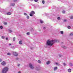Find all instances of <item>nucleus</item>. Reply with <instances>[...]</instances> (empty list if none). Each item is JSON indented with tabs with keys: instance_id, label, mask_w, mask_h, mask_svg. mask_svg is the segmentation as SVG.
<instances>
[{
	"instance_id": "7c9ffc66",
	"label": "nucleus",
	"mask_w": 73,
	"mask_h": 73,
	"mask_svg": "<svg viewBox=\"0 0 73 73\" xmlns=\"http://www.w3.org/2000/svg\"><path fill=\"white\" fill-rule=\"evenodd\" d=\"M12 32V30H9V32L11 33V32Z\"/></svg>"
},
{
	"instance_id": "c85d7f7f",
	"label": "nucleus",
	"mask_w": 73,
	"mask_h": 73,
	"mask_svg": "<svg viewBox=\"0 0 73 73\" xmlns=\"http://www.w3.org/2000/svg\"><path fill=\"white\" fill-rule=\"evenodd\" d=\"M38 0H35V2H37Z\"/></svg>"
},
{
	"instance_id": "412c9836",
	"label": "nucleus",
	"mask_w": 73,
	"mask_h": 73,
	"mask_svg": "<svg viewBox=\"0 0 73 73\" xmlns=\"http://www.w3.org/2000/svg\"><path fill=\"white\" fill-rule=\"evenodd\" d=\"M11 6H15V4L13 3L11 4Z\"/></svg>"
},
{
	"instance_id": "f3484780",
	"label": "nucleus",
	"mask_w": 73,
	"mask_h": 73,
	"mask_svg": "<svg viewBox=\"0 0 73 73\" xmlns=\"http://www.w3.org/2000/svg\"><path fill=\"white\" fill-rule=\"evenodd\" d=\"M68 29H70V26H68Z\"/></svg>"
},
{
	"instance_id": "b1692460",
	"label": "nucleus",
	"mask_w": 73,
	"mask_h": 73,
	"mask_svg": "<svg viewBox=\"0 0 73 73\" xmlns=\"http://www.w3.org/2000/svg\"><path fill=\"white\" fill-rule=\"evenodd\" d=\"M27 19H29V17L28 16H27Z\"/></svg>"
},
{
	"instance_id": "9d476101",
	"label": "nucleus",
	"mask_w": 73,
	"mask_h": 73,
	"mask_svg": "<svg viewBox=\"0 0 73 73\" xmlns=\"http://www.w3.org/2000/svg\"><path fill=\"white\" fill-rule=\"evenodd\" d=\"M62 48H64V49H66V47L65 46H62Z\"/></svg>"
},
{
	"instance_id": "a18cd8bd",
	"label": "nucleus",
	"mask_w": 73,
	"mask_h": 73,
	"mask_svg": "<svg viewBox=\"0 0 73 73\" xmlns=\"http://www.w3.org/2000/svg\"><path fill=\"white\" fill-rule=\"evenodd\" d=\"M9 45H11V44H9Z\"/></svg>"
},
{
	"instance_id": "c9c22d12",
	"label": "nucleus",
	"mask_w": 73,
	"mask_h": 73,
	"mask_svg": "<svg viewBox=\"0 0 73 73\" xmlns=\"http://www.w3.org/2000/svg\"><path fill=\"white\" fill-rule=\"evenodd\" d=\"M64 22H66V20H64Z\"/></svg>"
},
{
	"instance_id": "5701e85b",
	"label": "nucleus",
	"mask_w": 73,
	"mask_h": 73,
	"mask_svg": "<svg viewBox=\"0 0 73 73\" xmlns=\"http://www.w3.org/2000/svg\"><path fill=\"white\" fill-rule=\"evenodd\" d=\"M56 64L58 66V65H60V64H58V63H56Z\"/></svg>"
},
{
	"instance_id": "79ce46f5",
	"label": "nucleus",
	"mask_w": 73,
	"mask_h": 73,
	"mask_svg": "<svg viewBox=\"0 0 73 73\" xmlns=\"http://www.w3.org/2000/svg\"><path fill=\"white\" fill-rule=\"evenodd\" d=\"M43 29H45V27H44V28H43Z\"/></svg>"
},
{
	"instance_id": "7ed1b4c3",
	"label": "nucleus",
	"mask_w": 73,
	"mask_h": 73,
	"mask_svg": "<svg viewBox=\"0 0 73 73\" xmlns=\"http://www.w3.org/2000/svg\"><path fill=\"white\" fill-rule=\"evenodd\" d=\"M31 13L30 14V16H33V15L35 14V11H31Z\"/></svg>"
},
{
	"instance_id": "6ab92c4d",
	"label": "nucleus",
	"mask_w": 73,
	"mask_h": 73,
	"mask_svg": "<svg viewBox=\"0 0 73 73\" xmlns=\"http://www.w3.org/2000/svg\"><path fill=\"white\" fill-rule=\"evenodd\" d=\"M15 39H16V38L15 37H14L13 38V41H15Z\"/></svg>"
},
{
	"instance_id": "cd10ccee",
	"label": "nucleus",
	"mask_w": 73,
	"mask_h": 73,
	"mask_svg": "<svg viewBox=\"0 0 73 73\" xmlns=\"http://www.w3.org/2000/svg\"><path fill=\"white\" fill-rule=\"evenodd\" d=\"M38 63H41V61H40V60H38Z\"/></svg>"
},
{
	"instance_id": "a19ab883",
	"label": "nucleus",
	"mask_w": 73,
	"mask_h": 73,
	"mask_svg": "<svg viewBox=\"0 0 73 73\" xmlns=\"http://www.w3.org/2000/svg\"><path fill=\"white\" fill-rule=\"evenodd\" d=\"M20 64H18V66H20Z\"/></svg>"
},
{
	"instance_id": "bb28decb",
	"label": "nucleus",
	"mask_w": 73,
	"mask_h": 73,
	"mask_svg": "<svg viewBox=\"0 0 73 73\" xmlns=\"http://www.w3.org/2000/svg\"><path fill=\"white\" fill-rule=\"evenodd\" d=\"M5 38V37H4V36H2V38H3H3Z\"/></svg>"
},
{
	"instance_id": "f03ea898",
	"label": "nucleus",
	"mask_w": 73,
	"mask_h": 73,
	"mask_svg": "<svg viewBox=\"0 0 73 73\" xmlns=\"http://www.w3.org/2000/svg\"><path fill=\"white\" fill-rule=\"evenodd\" d=\"M8 69H9V68L8 67H5L2 70V73H7V72H8Z\"/></svg>"
},
{
	"instance_id": "4c0bfd02",
	"label": "nucleus",
	"mask_w": 73,
	"mask_h": 73,
	"mask_svg": "<svg viewBox=\"0 0 73 73\" xmlns=\"http://www.w3.org/2000/svg\"><path fill=\"white\" fill-rule=\"evenodd\" d=\"M57 19H60V17H58L57 18Z\"/></svg>"
},
{
	"instance_id": "4be33fe9",
	"label": "nucleus",
	"mask_w": 73,
	"mask_h": 73,
	"mask_svg": "<svg viewBox=\"0 0 73 73\" xmlns=\"http://www.w3.org/2000/svg\"><path fill=\"white\" fill-rule=\"evenodd\" d=\"M4 25H7V23L6 22H4Z\"/></svg>"
},
{
	"instance_id": "ddd939ff",
	"label": "nucleus",
	"mask_w": 73,
	"mask_h": 73,
	"mask_svg": "<svg viewBox=\"0 0 73 73\" xmlns=\"http://www.w3.org/2000/svg\"><path fill=\"white\" fill-rule=\"evenodd\" d=\"M68 72H71V69H68Z\"/></svg>"
},
{
	"instance_id": "0eeeda50",
	"label": "nucleus",
	"mask_w": 73,
	"mask_h": 73,
	"mask_svg": "<svg viewBox=\"0 0 73 73\" xmlns=\"http://www.w3.org/2000/svg\"><path fill=\"white\" fill-rule=\"evenodd\" d=\"M19 44H20L21 45V44H23V41H22V40H21L19 41Z\"/></svg>"
},
{
	"instance_id": "a878e982",
	"label": "nucleus",
	"mask_w": 73,
	"mask_h": 73,
	"mask_svg": "<svg viewBox=\"0 0 73 73\" xmlns=\"http://www.w3.org/2000/svg\"><path fill=\"white\" fill-rule=\"evenodd\" d=\"M29 34H30V33L29 32L27 33V35H29Z\"/></svg>"
},
{
	"instance_id": "2eb2a0df",
	"label": "nucleus",
	"mask_w": 73,
	"mask_h": 73,
	"mask_svg": "<svg viewBox=\"0 0 73 73\" xmlns=\"http://www.w3.org/2000/svg\"><path fill=\"white\" fill-rule=\"evenodd\" d=\"M70 36H73V33H71L70 34Z\"/></svg>"
},
{
	"instance_id": "9b49d317",
	"label": "nucleus",
	"mask_w": 73,
	"mask_h": 73,
	"mask_svg": "<svg viewBox=\"0 0 73 73\" xmlns=\"http://www.w3.org/2000/svg\"><path fill=\"white\" fill-rule=\"evenodd\" d=\"M70 19H73V16H70Z\"/></svg>"
},
{
	"instance_id": "72a5a7b5",
	"label": "nucleus",
	"mask_w": 73,
	"mask_h": 73,
	"mask_svg": "<svg viewBox=\"0 0 73 73\" xmlns=\"http://www.w3.org/2000/svg\"><path fill=\"white\" fill-rule=\"evenodd\" d=\"M70 65L71 66H72V64L71 63H70Z\"/></svg>"
},
{
	"instance_id": "a211bd4d",
	"label": "nucleus",
	"mask_w": 73,
	"mask_h": 73,
	"mask_svg": "<svg viewBox=\"0 0 73 73\" xmlns=\"http://www.w3.org/2000/svg\"><path fill=\"white\" fill-rule=\"evenodd\" d=\"M42 4H44L45 1H42Z\"/></svg>"
},
{
	"instance_id": "ea45409f",
	"label": "nucleus",
	"mask_w": 73,
	"mask_h": 73,
	"mask_svg": "<svg viewBox=\"0 0 73 73\" xmlns=\"http://www.w3.org/2000/svg\"><path fill=\"white\" fill-rule=\"evenodd\" d=\"M1 59H0V62H1Z\"/></svg>"
},
{
	"instance_id": "58836bf2",
	"label": "nucleus",
	"mask_w": 73,
	"mask_h": 73,
	"mask_svg": "<svg viewBox=\"0 0 73 73\" xmlns=\"http://www.w3.org/2000/svg\"><path fill=\"white\" fill-rule=\"evenodd\" d=\"M21 73V72L20 71H19L18 72V73Z\"/></svg>"
},
{
	"instance_id": "e433bc0d",
	"label": "nucleus",
	"mask_w": 73,
	"mask_h": 73,
	"mask_svg": "<svg viewBox=\"0 0 73 73\" xmlns=\"http://www.w3.org/2000/svg\"><path fill=\"white\" fill-rule=\"evenodd\" d=\"M8 38H6V40H8Z\"/></svg>"
},
{
	"instance_id": "c03bdc74",
	"label": "nucleus",
	"mask_w": 73,
	"mask_h": 73,
	"mask_svg": "<svg viewBox=\"0 0 73 73\" xmlns=\"http://www.w3.org/2000/svg\"><path fill=\"white\" fill-rule=\"evenodd\" d=\"M19 59V58H17L16 59V60H18Z\"/></svg>"
},
{
	"instance_id": "dca6fc26",
	"label": "nucleus",
	"mask_w": 73,
	"mask_h": 73,
	"mask_svg": "<svg viewBox=\"0 0 73 73\" xmlns=\"http://www.w3.org/2000/svg\"><path fill=\"white\" fill-rule=\"evenodd\" d=\"M0 28L1 29H3V27L2 26H0Z\"/></svg>"
},
{
	"instance_id": "f8f14e48",
	"label": "nucleus",
	"mask_w": 73,
	"mask_h": 73,
	"mask_svg": "<svg viewBox=\"0 0 73 73\" xmlns=\"http://www.w3.org/2000/svg\"><path fill=\"white\" fill-rule=\"evenodd\" d=\"M46 63V64H47V65H48V64H50V62L48 61Z\"/></svg>"
},
{
	"instance_id": "393cba45",
	"label": "nucleus",
	"mask_w": 73,
	"mask_h": 73,
	"mask_svg": "<svg viewBox=\"0 0 73 73\" xmlns=\"http://www.w3.org/2000/svg\"><path fill=\"white\" fill-rule=\"evenodd\" d=\"M40 23H43V21H42L41 20H40Z\"/></svg>"
},
{
	"instance_id": "49530a36",
	"label": "nucleus",
	"mask_w": 73,
	"mask_h": 73,
	"mask_svg": "<svg viewBox=\"0 0 73 73\" xmlns=\"http://www.w3.org/2000/svg\"><path fill=\"white\" fill-rule=\"evenodd\" d=\"M59 57H61V55H59Z\"/></svg>"
},
{
	"instance_id": "1a4fd4ad",
	"label": "nucleus",
	"mask_w": 73,
	"mask_h": 73,
	"mask_svg": "<svg viewBox=\"0 0 73 73\" xmlns=\"http://www.w3.org/2000/svg\"><path fill=\"white\" fill-rule=\"evenodd\" d=\"M7 15H11V12H9L7 13Z\"/></svg>"
},
{
	"instance_id": "6e6552de",
	"label": "nucleus",
	"mask_w": 73,
	"mask_h": 73,
	"mask_svg": "<svg viewBox=\"0 0 73 73\" xmlns=\"http://www.w3.org/2000/svg\"><path fill=\"white\" fill-rule=\"evenodd\" d=\"M57 69V67H55L54 68V71L56 70Z\"/></svg>"
},
{
	"instance_id": "f257e3e1",
	"label": "nucleus",
	"mask_w": 73,
	"mask_h": 73,
	"mask_svg": "<svg viewBox=\"0 0 73 73\" xmlns=\"http://www.w3.org/2000/svg\"><path fill=\"white\" fill-rule=\"evenodd\" d=\"M58 42V40L56 39L54 40H48L47 41V44L48 45L52 46L53 44V43H54V42Z\"/></svg>"
},
{
	"instance_id": "37998d69",
	"label": "nucleus",
	"mask_w": 73,
	"mask_h": 73,
	"mask_svg": "<svg viewBox=\"0 0 73 73\" xmlns=\"http://www.w3.org/2000/svg\"><path fill=\"white\" fill-rule=\"evenodd\" d=\"M60 19H58V20H60Z\"/></svg>"
},
{
	"instance_id": "39448f33",
	"label": "nucleus",
	"mask_w": 73,
	"mask_h": 73,
	"mask_svg": "<svg viewBox=\"0 0 73 73\" xmlns=\"http://www.w3.org/2000/svg\"><path fill=\"white\" fill-rule=\"evenodd\" d=\"M1 65L4 66V65H6V62L4 61L3 62L1 63Z\"/></svg>"
},
{
	"instance_id": "20e7f679",
	"label": "nucleus",
	"mask_w": 73,
	"mask_h": 73,
	"mask_svg": "<svg viewBox=\"0 0 73 73\" xmlns=\"http://www.w3.org/2000/svg\"><path fill=\"white\" fill-rule=\"evenodd\" d=\"M29 67L30 68H31V69H33V68H34V67H33V66L32 64H29Z\"/></svg>"
},
{
	"instance_id": "473e14b6",
	"label": "nucleus",
	"mask_w": 73,
	"mask_h": 73,
	"mask_svg": "<svg viewBox=\"0 0 73 73\" xmlns=\"http://www.w3.org/2000/svg\"><path fill=\"white\" fill-rule=\"evenodd\" d=\"M17 0H14V1L15 2V1H16Z\"/></svg>"
},
{
	"instance_id": "2f4dec72",
	"label": "nucleus",
	"mask_w": 73,
	"mask_h": 73,
	"mask_svg": "<svg viewBox=\"0 0 73 73\" xmlns=\"http://www.w3.org/2000/svg\"><path fill=\"white\" fill-rule=\"evenodd\" d=\"M63 13H65V11H63L62 12Z\"/></svg>"
},
{
	"instance_id": "de8ad7c7",
	"label": "nucleus",
	"mask_w": 73,
	"mask_h": 73,
	"mask_svg": "<svg viewBox=\"0 0 73 73\" xmlns=\"http://www.w3.org/2000/svg\"><path fill=\"white\" fill-rule=\"evenodd\" d=\"M62 44H63V42H62Z\"/></svg>"
},
{
	"instance_id": "4468645a",
	"label": "nucleus",
	"mask_w": 73,
	"mask_h": 73,
	"mask_svg": "<svg viewBox=\"0 0 73 73\" xmlns=\"http://www.w3.org/2000/svg\"><path fill=\"white\" fill-rule=\"evenodd\" d=\"M60 33L61 34H63L64 33V31H60Z\"/></svg>"
},
{
	"instance_id": "423d86ee",
	"label": "nucleus",
	"mask_w": 73,
	"mask_h": 73,
	"mask_svg": "<svg viewBox=\"0 0 73 73\" xmlns=\"http://www.w3.org/2000/svg\"><path fill=\"white\" fill-rule=\"evenodd\" d=\"M13 54L15 56H17L18 55V54L15 52H13Z\"/></svg>"
},
{
	"instance_id": "aec40b11",
	"label": "nucleus",
	"mask_w": 73,
	"mask_h": 73,
	"mask_svg": "<svg viewBox=\"0 0 73 73\" xmlns=\"http://www.w3.org/2000/svg\"><path fill=\"white\" fill-rule=\"evenodd\" d=\"M7 55H9V56H10V55H11V53H8L7 54Z\"/></svg>"
},
{
	"instance_id": "f704fd0d",
	"label": "nucleus",
	"mask_w": 73,
	"mask_h": 73,
	"mask_svg": "<svg viewBox=\"0 0 73 73\" xmlns=\"http://www.w3.org/2000/svg\"><path fill=\"white\" fill-rule=\"evenodd\" d=\"M64 66H65V65H66V64H65V63H64Z\"/></svg>"
},
{
	"instance_id": "c756f323",
	"label": "nucleus",
	"mask_w": 73,
	"mask_h": 73,
	"mask_svg": "<svg viewBox=\"0 0 73 73\" xmlns=\"http://www.w3.org/2000/svg\"><path fill=\"white\" fill-rule=\"evenodd\" d=\"M24 15H27V13H24Z\"/></svg>"
}]
</instances>
